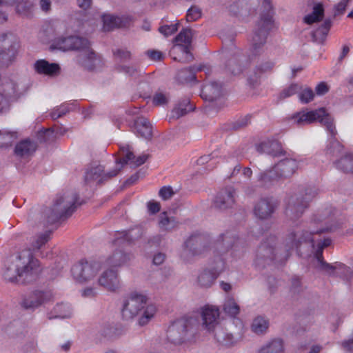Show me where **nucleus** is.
I'll use <instances>...</instances> for the list:
<instances>
[{
    "label": "nucleus",
    "instance_id": "a878e982",
    "mask_svg": "<svg viewBox=\"0 0 353 353\" xmlns=\"http://www.w3.org/2000/svg\"><path fill=\"white\" fill-rule=\"evenodd\" d=\"M260 153H265L273 157H279L283 153L281 143L275 140H268L262 142L257 146Z\"/></svg>",
    "mask_w": 353,
    "mask_h": 353
},
{
    "label": "nucleus",
    "instance_id": "13d9d810",
    "mask_svg": "<svg viewBox=\"0 0 353 353\" xmlns=\"http://www.w3.org/2000/svg\"><path fill=\"white\" fill-rule=\"evenodd\" d=\"M114 54V56L120 61L130 59L131 57L130 52L124 50H117Z\"/></svg>",
    "mask_w": 353,
    "mask_h": 353
},
{
    "label": "nucleus",
    "instance_id": "58836bf2",
    "mask_svg": "<svg viewBox=\"0 0 353 353\" xmlns=\"http://www.w3.org/2000/svg\"><path fill=\"white\" fill-rule=\"evenodd\" d=\"M269 327L268 321L263 316L256 317L252 323L251 329L256 334L265 333Z\"/></svg>",
    "mask_w": 353,
    "mask_h": 353
},
{
    "label": "nucleus",
    "instance_id": "680f3d73",
    "mask_svg": "<svg viewBox=\"0 0 353 353\" xmlns=\"http://www.w3.org/2000/svg\"><path fill=\"white\" fill-rule=\"evenodd\" d=\"M315 90L317 94L323 95L329 91V87L325 82H321L316 85Z\"/></svg>",
    "mask_w": 353,
    "mask_h": 353
},
{
    "label": "nucleus",
    "instance_id": "f3484780",
    "mask_svg": "<svg viewBox=\"0 0 353 353\" xmlns=\"http://www.w3.org/2000/svg\"><path fill=\"white\" fill-rule=\"evenodd\" d=\"M277 206L273 198H263L255 205L254 213L261 219H266L271 216Z\"/></svg>",
    "mask_w": 353,
    "mask_h": 353
},
{
    "label": "nucleus",
    "instance_id": "f03ea898",
    "mask_svg": "<svg viewBox=\"0 0 353 353\" xmlns=\"http://www.w3.org/2000/svg\"><path fill=\"white\" fill-rule=\"evenodd\" d=\"M313 234L307 231H302L300 230L292 232L288 234L285 240V247L288 252L290 250H297L302 245H308L315 250V257L318 262V268L323 271L327 274L332 276L336 274L337 270L343 269L345 267L341 263H336L332 265L327 263L322 258L323 250L327 247L331 241L330 239H324L323 241H318L316 245L314 242V239L312 236Z\"/></svg>",
    "mask_w": 353,
    "mask_h": 353
},
{
    "label": "nucleus",
    "instance_id": "de8ad7c7",
    "mask_svg": "<svg viewBox=\"0 0 353 353\" xmlns=\"http://www.w3.org/2000/svg\"><path fill=\"white\" fill-rule=\"evenodd\" d=\"M49 239V234L45 232L40 235H38L34 238L32 245L34 249H39L43 245H44Z\"/></svg>",
    "mask_w": 353,
    "mask_h": 353
},
{
    "label": "nucleus",
    "instance_id": "49530a36",
    "mask_svg": "<svg viewBox=\"0 0 353 353\" xmlns=\"http://www.w3.org/2000/svg\"><path fill=\"white\" fill-rule=\"evenodd\" d=\"M201 17V10L197 6H192L188 10L186 20L188 22L195 21Z\"/></svg>",
    "mask_w": 353,
    "mask_h": 353
},
{
    "label": "nucleus",
    "instance_id": "a211bd4d",
    "mask_svg": "<svg viewBox=\"0 0 353 353\" xmlns=\"http://www.w3.org/2000/svg\"><path fill=\"white\" fill-rule=\"evenodd\" d=\"M119 169L113 170L111 172L104 174L103 168L97 165L95 166L92 165L88 168L85 174V181L86 183H91L96 181L97 183H101L104 179L111 178L117 174Z\"/></svg>",
    "mask_w": 353,
    "mask_h": 353
},
{
    "label": "nucleus",
    "instance_id": "3c124183",
    "mask_svg": "<svg viewBox=\"0 0 353 353\" xmlns=\"http://www.w3.org/2000/svg\"><path fill=\"white\" fill-rule=\"evenodd\" d=\"M69 110L70 107L68 104H62L52 112L51 116L53 119H57L65 114Z\"/></svg>",
    "mask_w": 353,
    "mask_h": 353
},
{
    "label": "nucleus",
    "instance_id": "6e6d98bb",
    "mask_svg": "<svg viewBox=\"0 0 353 353\" xmlns=\"http://www.w3.org/2000/svg\"><path fill=\"white\" fill-rule=\"evenodd\" d=\"M350 1V0H342L336 5L334 8V14L338 15L343 14Z\"/></svg>",
    "mask_w": 353,
    "mask_h": 353
},
{
    "label": "nucleus",
    "instance_id": "4be33fe9",
    "mask_svg": "<svg viewBox=\"0 0 353 353\" xmlns=\"http://www.w3.org/2000/svg\"><path fill=\"white\" fill-rule=\"evenodd\" d=\"M34 70L40 74L56 77L60 74L61 68L58 63H49L45 59L37 60L34 64Z\"/></svg>",
    "mask_w": 353,
    "mask_h": 353
},
{
    "label": "nucleus",
    "instance_id": "cd10ccee",
    "mask_svg": "<svg viewBox=\"0 0 353 353\" xmlns=\"http://www.w3.org/2000/svg\"><path fill=\"white\" fill-rule=\"evenodd\" d=\"M204 239L201 234L192 235L186 240L185 245L193 254H201L205 249Z\"/></svg>",
    "mask_w": 353,
    "mask_h": 353
},
{
    "label": "nucleus",
    "instance_id": "7c9ffc66",
    "mask_svg": "<svg viewBox=\"0 0 353 353\" xmlns=\"http://www.w3.org/2000/svg\"><path fill=\"white\" fill-rule=\"evenodd\" d=\"M37 149L34 142L30 140H24L19 143L14 149L15 154L19 157H28L32 155Z\"/></svg>",
    "mask_w": 353,
    "mask_h": 353
},
{
    "label": "nucleus",
    "instance_id": "ea45409f",
    "mask_svg": "<svg viewBox=\"0 0 353 353\" xmlns=\"http://www.w3.org/2000/svg\"><path fill=\"white\" fill-rule=\"evenodd\" d=\"M331 27V22L326 20L324 23L312 33L314 41L322 43L325 39Z\"/></svg>",
    "mask_w": 353,
    "mask_h": 353
},
{
    "label": "nucleus",
    "instance_id": "338daca9",
    "mask_svg": "<svg viewBox=\"0 0 353 353\" xmlns=\"http://www.w3.org/2000/svg\"><path fill=\"white\" fill-rule=\"evenodd\" d=\"M165 259V256L164 254L158 253L154 256L153 263L155 265H161L164 262Z\"/></svg>",
    "mask_w": 353,
    "mask_h": 353
},
{
    "label": "nucleus",
    "instance_id": "1a4fd4ad",
    "mask_svg": "<svg viewBox=\"0 0 353 353\" xmlns=\"http://www.w3.org/2000/svg\"><path fill=\"white\" fill-rule=\"evenodd\" d=\"M101 269L99 261L94 260L81 259L71 268V274L74 280L81 284L92 281Z\"/></svg>",
    "mask_w": 353,
    "mask_h": 353
},
{
    "label": "nucleus",
    "instance_id": "864d4df0",
    "mask_svg": "<svg viewBox=\"0 0 353 353\" xmlns=\"http://www.w3.org/2000/svg\"><path fill=\"white\" fill-rule=\"evenodd\" d=\"M274 65L272 61H267L260 63L256 66V71L258 75H261L263 72L270 71Z\"/></svg>",
    "mask_w": 353,
    "mask_h": 353
},
{
    "label": "nucleus",
    "instance_id": "473e14b6",
    "mask_svg": "<svg viewBox=\"0 0 353 353\" xmlns=\"http://www.w3.org/2000/svg\"><path fill=\"white\" fill-rule=\"evenodd\" d=\"M284 347L282 340L274 339L267 341L259 350V353H283Z\"/></svg>",
    "mask_w": 353,
    "mask_h": 353
},
{
    "label": "nucleus",
    "instance_id": "2eb2a0df",
    "mask_svg": "<svg viewBox=\"0 0 353 353\" xmlns=\"http://www.w3.org/2000/svg\"><path fill=\"white\" fill-rule=\"evenodd\" d=\"M21 94L19 85L12 81L4 84L3 93L0 92V114L8 112L10 107V98Z\"/></svg>",
    "mask_w": 353,
    "mask_h": 353
},
{
    "label": "nucleus",
    "instance_id": "423d86ee",
    "mask_svg": "<svg viewBox=\"0 0 353 353\" xmlns=\"http://www.w3.org/2000/svg\"><path fill=\"white\" fill-rule=\"evenodd\" d=\"M294 123L298 125H305L319 121L324 125L330 133L331 139L325 149V154L332 160L334 157H338L343 154V146L335 138L337 132L331 117L327 114L324 108H319L312 111H301L293 117Z\"/></svg>",
    "mask_w": 353,
    "mask_h": 353
},
{
    "label": "nucleus",
    "instance_id": "aec40b11",
    "mask_svg": "<svg viewBox=\"0 0 353 353\" xmlns=\"http://www.w3.org/2000/svg\"><path fill=\"white\" fill-rule=\"evenodd\" d=\"M120 152L121 158L118 163L122 165L129 163L132 166L138 167L143 164L148 159L146 154H141L136 157L128 145L121 146Z\"/></svg>",
    "mask_w": 353,
    "mask_h": 353
},
{
    "label": "nucleus",
    "instance_id": "6e6552de",
    "mask_svg": "<svg viewBox=\"0 0 353 353\" xmlns=\"http://www.w3.org/2000/svg\"><path fill=\"white\" fill-rule=\"evenodd\" d=\"M303 163L293 158H285L276 163L272 169L261 173L259 180L267 185L279 177H288L292 176Z\"/></svg>",
    "mask_w": 353,
    "mask_h": 353
},
{
    "label": "nucleus",
    "instance_id": "f257e3e1",
    "mask_svg": "<svg viewBox=\"0 0 353 353\" xmlns=\"http://www.w3.org/2000/svg\"><path fill=\"white\" fill-rule=\"evenodd\" d=\"M261 4L267 12L262 14L258 21L252 36L251 45L252 51L254 54L263 51L269 32L274 28L272 14L270 12L272 3L270 0H238L230 5L228 10L231 14L245 17L253 14L256 8Z\"/></svg>",
    "mask_w": 353,
    "mask_h": 353
},
{
    "label": "nucleus",
    "instance_id": "69168bd1",
    "mask_svg": "<svg viewBox=\"0 0 353 353\" xmlns=\"http://www.w3.org/2000/svg\"><path fill=\"white\" fill-rule=\"evenodd\" d=\"M148 208L150 212L154 214L160 210V205L157 202L150 201L148 203Z\"/></svg>",
    "mask_w": 353,
    "mask_h": 353
},
{
    "label": "nucleus",
    "instance_id": "c03bdc74",
    "mask_svg": "<svg viewBox=\"0 0 353 353\" xmlns=\"http://www.w3.org/2000/svg\"><path fill=\"white\" fill-rule=\"evenodd\" d=\"M300 86L298 84H292L289 87L283 89L279 94V98L282 100L285 98L290 97L296 92H298L300 90Z\"/></svg>",
    "mask_w": 353,
    "mask_h": 353
},
{
    "label": "nucleus",
    "instance_id": "e2e57ef3",
    "mask_svg": "<svg viewBox=\"0 0 353 353\" xmlns=\"http://www.w3.org/2000/svg\"><path fill=\"white\" fill-rule=\"evenodd\" d=\"M92 3V0H77L78 7L83 10H87L90 8Z\"/></svg>",
    "mask_w": 353,
    "mask_h": 353
},
{
    "label": "nucleus",
    "instance_id": "bf43d9fd",
    "mask_svg": "<svg viewBox=\"0 0 353 353\" xmlns=\"http://www.w3.org/2000/svg\"><path fill=\"white\" fill-rule=\"evenodd\" d=\"M101 333L104 337L112 338L114 336V329L112 326L108 325L101 328Z\"/></svg>",
    "mask_w": 353,
    "mask_h": 353
},
{
    "label": "nucleus",
    "instance_id": "39448f33",
    "mask_svg": "<svg viewBox=\"0 0 353 353\" xmlns=\"http://www.w3.org/2000/svg\"><path fill=\"white\" fill-rule=\"evenodd\" d=\"M40 272L39 261L30 250H26L20 252L6 268L3 277L11 283H29L35 280Z\"/></svg>",
    "mask_w": 353,
    "mask_h": 353
},
{
    "label": "nucleus",
    "instance_id": "ddd939ff",
    "mask_svg": "<svg viewBox=\"0 0 353 353\" xmlns=\"http://www.w3.org/2000/svg\"><path fill=\"white\" fill-rule=\"evenodd\" d=\"M98 284L110 292H116L121 288V281L117 271L108 269L103 271L97 280Z\"/></svg>",
    "mask_w": 353,
    "mask_h": 353
},
{
    "label": "nucleus",
    "instance_id": "7ed1b4c3",
    "mask_svg": "<svg viewBox=\"0 0 353 353\" xmlns=\"http://www.w3.org/2000/svg\"><path fill=\"white\" fill-rule=\"evenodd\" d=\"M157 312L156 305L149 302L148 296L143 292H131L123 301L121 316L123 320L132 321L144 326L149 323Z\"/></svg>",
    "mask_w": 353,
    "mask_h": 353
},
{
    "label": "nucleus",
    "instance_id": "09e8293b",
    "mask_svg": "<svg viewBox=\"0 0 353 353\" xmlns=\"http://www.w3.org/2000/svg\"><path fill=\"white\" fill-rule=\"evenodd\" d=\"M178 30V23L165 25L159 28V32L165 37H169L175 33Z\"/></svg>",
    "mask_w": 353,
    "mask_h": 353
},
{
    "label": "nucleus",
    "instance_id": "e433bc0d",
    "mask_svg": "<svg viewBox=\"0 0 353 353\" xmlns=\"http://www.w3.org/2000/svg\"><path fill=\"white\" fill-rule=\"evenodd\" d=\"M336 168L345 172H353V154H348L334 161Z\"/></svg>",
    "mask_w": 353,
    "mask_h": 353
},
{
    "label": "nucleus",
    "instance_id": "b1692460",
    "mask_svg": "<svg viewBox=\"0 0 353 353\" xmlns=\"http://www.w3.org/2000/svg\"><path fill=\"white\" fill-rule=\"evenodd\" d=\"M179 222L167 212L161 213L158 218V227L161 231L170 232L178 228Z\"/></svg>",
    "mask_w": 353,
    "mask_h": 353
},
{
    "label": "nucleus",
    "instance_id": "20e7f679",
    "mask_svg": "<svg viewBox=\"0 0 353 353\" xmlns=\"http://www.w3.org/2000/svg\"><path fill=\"white\" fill-rule=\"evenodd\" d=\"M52 50L63 52L69 50H79L77 58V63L87 70H92L99 66L101 59L90 48V43L87 39L77 37H59L55 38L51 43Z\"/></svg>",
    "mask_w": 353,
    "mask_h": 353
},
{
    "label": "nucleus",
    "instance_id": "f8f14e48",
    "mask_svg": "<svg viewBox=\"0 0 353 353\" xmlns=\"http://www.w3.org/2000/svg\"><path fill=\"white\" fill-rule=\"evenodd\" d=\"M220 316L219 309L214 305H206L201 308L202 326L208 332L216 330Z\"/></svg>",
    "mask_w": 353,
    "mask_h": 353
},
{
    "label": "nucleus",
    "instance_id": "c85d7f7f",
    "mask_svg": "<svg viewBox=\"0 0 353 353\" xmlns=\"http://www.w3.org/2000/svg\"><path fill=\"white\" fill-rule=\"evenodd\" d=\"M47 294L41 291H37L25 298L21 302V306L26 309H32L39 307L46 299Z\"/></svg>",
    "mask_w": 353,
    "mask_h": 353
},
{
    "label": "nucleus",
    "instance_id": "a18cd8bd",
    "mask_svg": "<svg viewBox=\"0 0 353 353\" xmlns=\"http://www.w3.org/2000/svg\"><path fill=\"white\" fill-rule=\"evenodd\" d=\"M169 101V96L167 93L159 91L153 97L152 103L155 105H165Z\"/></svg>",
    "mask_w": 353,
    "mask_h": 353
},
{
    "label": "nucleus",
    "instance_id": "0e129e2a",
    "mask_svg": "<svg viewBox=\"0 0 353 353\" xmlns=\"http://www.w3.org/2000/svg\"><path fill=\"white\" fill-rule=\"evenodd\" d=\"M39 6L42 11L48 13L51 10L52 2L50 0H40Z\"/></svg>",
    "mask_w": 353,
    "mask_h": 353
},
{
    "label": "nucleus",
    "instance_id": "0eeeda50",
    "mask_svg": "<svg viewBox=\"0 0 353 353\" xmlns=\"http://www.w3.org/2000/svg\"><path fill=\"white\" fill-rule=\"evenodd\" d=\"M197 325L198 320L196 316H183L174 321L168 327V340L174 345L194 342Z\"/></svg>",
    "mask_w": 353,
    "mask_h": 353
},
{
    "label": "nucleus",
    "instance_id": "774afa93",
    "mask_svg": "<svg viewBox=\"0 0 353 353\" xmlns=\"http://www.w3.org/2000/svg\"><path fill=\"white\" fill-rule=\"evenodd\" d=\"M147 54L152 60H160L162 56L161 52L156 50L148 51Z\"/></svg>",
    "mask_w": 353,
    "mask_h": 353
},
{
    "label": "nucleus",
    "instance_id": "79ce46f5",
    "mask_svg": "<svg viewBox=\"0 0 353 353\" xmlns=\"http://www.w3.org/2000/svg\"><path fill=\"white\" fill-rule=\"evenodd\" d=\"M225 313L232 317L237 316L240 312V307L235 300L232 298L228 299L223 305Z\"/></svg>",
    "mask_w": 353,
    "mask_h": 353
},
{
    "label": "nucleus",
    "instance_id": "2f4dec72",
    "mask_svg": "<svg viewBox=\"0 0 353 353\" xmlns=\"http://www.w3.org/2000/svg\"><path fill=\"white\" fill-rule=\"evenodd\" d=\"M72 316V311L70 305L67 303H59L48 314V319H68Z\"/></svg>",
    "mask_w": 353,
    "mask_h": 353
},
{
    "label": "nucleus",
    "instance_id": "4c0bfd02",
    "mask_svg": "<svg viewBox=\"0 0 353 353\" xmlns=\"http://www.w3.org/2000/svg\"><path fill=\"white\" fill-rule=\"evenodd\" d=\"M18 139V133L16 131L8 130H0V147L6 148L11 145Z\"/></svg>",
    "mask_w": 353,
    "mask_h": 353
},
{
    "label": "nucleus",
    "instance_id": "bb28decb",
    "mask_svg": "<svg viewBox=\"0 0 353 353\" xmlns=\"http://www.w3.org/2000/svg\"><path fill=\"white\" fill-rule=\"evenodd\" d=\"M221 93V85L216 82H212L203 87L201 96L205 101H212L216 99Z\"/></svg>",
    "mask_w": 353,
    "mask_h": 353
},
{
    "label": "nucleus",
    "instance_id": "c756f323",
    "mask_svg": "<svg viewBox=\"0 0 353 353\" xmlns=\"http://www.w3.org/2000/svg\"><path fill=\"white\" fill-rule=\"evenodd\" d=\"M134 128L138 136L145 139H150L152 137V126L146 118H137L134 121Z\"/></svg>",
    "mask_w": 353,
    "mask_h": 353
},
{
    "label": "nucleus",
    "instance_id": "8fccbe9b",
    "mask_svg": "<svg viewBox=\"0 0 353 353\" xmlns=\"http://www.w3.org/2000/svg\"><path fill=\"white\" fill-rule=\"evenodd\" d=\"M192 110V106L190 105L189 101L186 100L185 102V107H183V105H180L179 107L174 108V110H173V113L177 117H180Z\"/></svg>",
    "mask_w": 353,
    "mask_h": 353
},
{
    "label": "nucleus",
    "instance_id": "052dcab7",
    "mask_svg": "<svg viewBox=\"0 0 353 353\" xmlns=\"http://www.w3.org/2000/svg\"><path fill=\"white\" fill-rule=\"evenodd\" d=\"M97 289L93 287L85 288L81 291V296L85 298H92L97 294Z\"/></svg>",
    "mask_w": 353,
    "mask_h": 353
},
{
    "label": "nucleus",
    "instance_id": "f704fd0d",
    "mask_svg": "<svg viewBox=\"0 0 353 353\" xmlns=\"http://www.w3.org/2000/svg\"><path fill=\"white\" fill-rule=\"evenodd\" d=\"M237 239L231 232H226L224 234L220 235L216 241V247L223 250H227L233 247L237 241Z\"/></svg>",
    "mask_w": 353,
    "mask_h": 353
},
{
    "label": "nucleus",
    "instance_id": "a19ab883",
    "mask_svg": "<svg viewBox=\"0 0 353 353\" xmlns=\"http://www.w3.org/2000/svg\"><path fill=\"white\" fill-rule=\"evenodd\" d=\"M102 19L105 31H110L114 28L120 26L121 23V20L119 17L112 14H103Z\"/></svg>",
    "mask_w": 353,
    "mask_h": 353
},
{
    "label": "nucleus",
    "instance_id": "c9c22d12",
    "mask_svg": "<svg viewBox=\"0 0 353 353\" xmlns=\"http://www.w3.org/2000/svg\"><path fill=\"white\" fill-rule=\"evenodd\" d=\"M192 37L191 30H183L174 39L176 45L184 52H187V46L190 44Z\"/></svg>",
    "mask_w": 353,
    "mask_h": 353
},
{
    "label": "nucleus",
    "instance_id": "412c9836",
    "mask_svg": "<svg viewBox=\"0 0 353 353\" xmlns=\"http://www.w3.org/2000/svg\"><path fill=\"white\" fill-rule=\"evenodd\" d=\"M2 5L12 6L22 17L30 18L33 15V3L29 0H3Z\"/></svg>",
    "mask_w": 353,
    "mask_h": 353
},
{
    "label": "nucleus",
    "instance_id": "5701e85b",
    "mask_svg": "<svg viewBox=\"0 0 353 353\" xmlns=\"http://www.w3.org/2000/svg\"><path fill=\"white\" fill-rule=\"evenodd\" d=\"M214 340L219 346L230 347L237 343V339L232 334L222 328L214 330Z\"/></svg>",
    "mask_w": 353,
    "mask_h": 353
},
{
    "label": "nucleus",
    "instance_id": "37998d69",
    "mask_svg": "<svg viewBox=\"0 0 353 353\" xmlns=\"http://www.w3.org/2000/svg\"><path fill=\"white\" fill-rule=\"evenodd\" d=\"M226 68L233 75H238L243 71V67L239 63V60L236 57L231 58L228 60Z\"/></svg>",
    "mask_w": 353,
    "mask_h": 353
},
{
    "label": "nucleus",
    "instance_id": "5fc2aeb1",
    "mask_svg": "<svg viewBox=\"0 0 353 353\" xmlns=\"http://www.w3.org/2000/svg\"><path fill=\"white\" fill-rule=\"evenodd\" d=\"M159 196L163 200H168L174 195L173 190L170 186H164L159 190Z\"/></svg>",
    "mask_w": 353,
    "mask_h": 353
},
{
    "label": "nucleus",
    "instance_id": "6ab92c4d",
    "mask_svg": "<svg viewBox=\"0 0 353 353\" xmlns=\"http://www.w3.org/2000/svg\"><path fill=\"white\" fill-rule=\"evenodd\" d=\"M17 54V43L12 38L4 40L0 46V63L9 65L14 59Z\"/></svg>",
    "mask_w": 353,
    "mask_h": 353
},
{
    "label": "nucleus",
    "instance_id": "dca6fc26",
    "mask_svg": "<svg viewBox=\"0 0 353 353\" xmlns=\"http://www.w3.org/2000/svg\"><path fill=\"white\" fill-rule=\"evenodd\" d=\"M236 192L232 188H227L220 191L213 203V206L220 210L231 208L235 203Z\"/></svg>",
    "mask_w": 353,
    "mask_h": 353
},
{
    "label": "nucleus",
    "instance_id": "9b49d317",
    "mask_svg": "<svg viewBox=\"0 0 353 353\" xmlns=\"http://www.w3.org/2000/svg\"><path fill=\"white\" fill-rule=\"evenodd\" d=\"M77 196L76 194H65L57 199L52 210L54 221L58 218L70 216L75 210Z\"/></svg>",
    "mask_w": 353,
    "mask_h": 353
},
{
    "label": "nucleus",
    "instance_id": "603ef678",
    "mask_svg": "<svg viewBox=\"0 0 353 353\" xmlns=\"http://www.w3.org/2000/svg\"><path fill=\"white\" fill-rule=\"evenodd\" d=\"M314 96V94L312 89L305 88L299 94V97L302 103H307L313 99Z\"/></svg>",
    "mask_w": 353,
    "mask_h": 353
},
{
    "label": "nucleus",
    "instance_id": "9d476101",
    "mask_svg": "<svg viewBox=\"0 0 353 353\" xmlns=\"http://www.w3.org/2000/svg\"><path fill=\"white\" fill-rule=\"evenodd\" d=\"M315 196L311 189L306 190L305 194L292 196L288 201L285 208L286 216L292 220L298 219L308 206V202Z\"/></svg>",
    "mask_w": 353,
    "mask_h": 353
},
{
    "label": "nucleus",
    "instance_id": "4d7b16f0",
    "mask_svg": "<svg viewBox=\"0 0 353 353\" xmlns=\"http://www.w3.org/2000/svg\"><path fill=\"white\" fill-rule=\"evenodd\" d=\"M116 70L119 72H123L130 76L133 75L136 72V68L132 66L119 65L117 66Z\"/></svg>",
    "mask_w": 353,
    "mask_h": 353
},
{
    "label": "nucleus",
    "instance_id": "393cba45",
    "mask_svg": "<svg viewBox=\"0 0 353 353\" xmlns=\"http://www.w3.org/2000/svg\"><path fill=\"white\" fill-rule=\"evenodd\" d=\"M131 259L130 254L116 250L106 259V264L110 267L119 268L127 265Z\"/></svg>",
    "mask_w": 353,
    "mask_h": 353
},
{
    "label": "nucleus",
    "instance_id": "4468645a",
    "mask_svg": "<svg viewBox=\"0 0 353 353\" xmlns=\"http://www.w3.org/2000/svg\"><path fill=\"white\" fill-rule=\"evenodd\" d=\"M225 262L220 259L214 270H205L198 276V283L202 288H210L214 283L218 276L223 271Z\"/></svg>",
    "mask_w": 353,
    "mask_h": 353
},
{
    "label": "nucleus",
    "instance_id": "72a5a7b5",
    "mask_svg": "<svg viewBox=\"0 0 353 353\" xmlns=\"http://www.w3.org/2000/svg\"><path fill=\"white\" fill-rule=\"evenodd\" d=\"M324 16V9L322 3H316L313 7L312 13L307 14L303 18V22L308 25L321 21Z\"/></svg>",
    "mask_w": 353,
    "mask_h": 353
}]
</instances>
